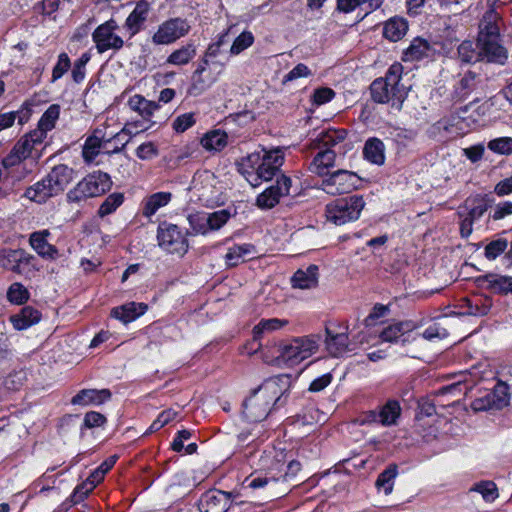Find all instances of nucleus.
<instances>
[{
    "mask_svg": "<svg viewBox=\"0 0 512 512\" xmlns=\"http://www.w3.org/2000/svg\"><path fill=\"white\" fill-rule=\"evenodd\" d=\"M284 163V153L280 148L253 152L242 159L239 172L252 187H258L263 181L271 180Z\"/></svg>",
    "mask_w": 512,
    "mask_h": 512,
    "instance_id": "1",
    "label": "nucleus"
},
{
    "mask_svg": "<svg viewBox=\"0 0 512 512\" xmlns=\"http://www.w3.org/2000/svg\"><path fill=\"white\" fill-rule=\"evenodd\" d=\"M503 21L494 10L486 11L479 23L477 45L486 53V61L504 65L508 60V51L501 44V28Z\"/></svg>",
    "mask_w": 512,
    "mask_h": 512,
    "instance_id": "2",
    "label": "nucleus"
},
{
    "mask_svg": "<svg viewBox=\"0 0 512 512\" xmlns=\"http://www.w3.org/2000/svg\"><path fill=\"white\" fill-rule=\"evenodd\" d=\"M403 66L399 62L393 63L383 78L375 79L370 85L372 99L377 103L390 104L392 108L400 110L407 97V88L401 84Z\"/></svg>",
    "mask_w": 512,
    "mask_h": 512,
    "instance_id": "3",
    "label": "nucleus"
},
{
    "mask_svg": "<svg viewBox=\"0 0 512 512\" xmlns=\"http://www.w3.org/2000/svg\"><path fill=\"white\" fill-rule=\"evenodd\" d=\"M281 399V389L275 380L266 381L259 386L243 403V416L247 421L259 422L270 412L271 404Z\"/></svg>",
    "mask_w": 512,
    "mask_h": 512,
    "instance_id": "4",
    "label": "nucleus"
},
{
    "mask_svg": "<svg viewBox=\"0 0 512 512\" xmlns=\"http://www.w3.org/2000/svg\"><path fill=\"white\" fill-rule=\"evenodd\" d=\"M141 127L140 131L147 130L150 126H139L137 122L126 124L122 130L115 135L111 136V134L106 133V127H98L96 128L92 135H90L83 146L82 156L85 162L91 163L93 160L99 155L102 146L104 148L107 145L111 146L113 141L119 139L122 135H133L139 132L138 128Z\"/></svg>",
    "mask_w": 512,
    "mask_h": 512,
    "instance_id": "5",
    "label": "nucleus"
},
{
    "mask_svg": "<svg viewBox=\"0 0 512 512\" xmlns=\"http://www.w3.org/2000/svg\"><path fill=\"white\" fill-rule=\"evenodd\" d=\"M112 187L110 176L102 171L93 172L83 178L67 193L69 202L79 203L92 197H98L109 191Z\"/></svg>",
    "mask_w": 512,
    "mask_h": 512,
    "instance_id": "6",
    "label": "nucleus"
},
{
    "mask_svg": "<svg viewBox=\"0 0 512 512\" xmlns=\"http://www.w3.org/2000/svg\"><path fill=\"white\" fill-rule=\"evenodd\" d=\"M364 207L365 201L360 195L338 198L326 205V217L335 225H344L357 220Z\"/></svg>",
    "mask_w": 512,
    "mask_h": 512,
    "instance_id": "7",
    "label": "nucleus"
},
{
    "mask_svg": "<svg viewBox=\"0 0 512 512\" xmlns=\"http://www.w3.org/2000/svg\"><path fill=\"white\" fill-rule=\"evenodd\" d=\"M318 348L314 337H297L280 343L278 358L289 365H295L310 357Z\"/></svg>",
    "mask_w": 512,
    "mask_h": 512,
    "instance_id": "8",
    "label": "nucleus"
},
{
    "mask_svg": "<svg viewBox=\"0 0 512 512\" xmlns=\"http://www.w3.org/2000/svg\"><path fill=\"white\" fill-rule=\"evenodd\" d=\"M191 25L182 17L169 18L163 21L152 35L155 45H170L189 34Z\"/></svg>",
    "mask_w": 512,
    "mask_h": 512,
    "instance_id": "9",
    "label": "nucleus"
},
{
    "mask_svg": "<svg viewBox=\"0 0 512 512\" xmlns=\"http://www.w3.org/2000/svg\"><path fill=\"white\" fill-rule=\"evenodd\" d=\"M157 239L159 246L168 253L184 255L188 251V241L175 224L160 223L157 230Z\"/></svg>",
    "mask_w": 512,
    "mask_h": 512,
    "instance_id": "10",
    "label": "nucleus"
},
{
    "mask_svg": "<svg viewBox=\"0 0 512 512\" xmlns=\"http://www.w3.org/2000/svg\"><path fill=\"white\" fill-rule=\"evenodd\" d=\"M118 24L115 20L110 19L99 25L92 34V39L99 53L108 50L118 51L124 46V40L116 34Z\"/></svg>",
    "mask_w": 512,
    "mask_h": 512,
    "instance_id": "11",
    "label": "nucleus"
},
{
    "mask_svg": "<svg viewBox=\"0 0 512 512\" xmlns=\"http://www.w3.org/2000/svg\"><path fill=\"white\" fill-rule=\"evenodd\" d=\"M418 327V324L411 320L392 323L381 330L379 338L383 342L401 343L405 345L417 338L419 334L415 331Z\"/></svg>",
    "mask_w": 512,
    "mask_h": 512,
    "instance_id": "12",
    "label": "nucleus"
},
{
    "mask_svg": "<svg viewBox=\"0 0 512 512\" xmlns=\"http://www.w3.org/2000/svg\"><path fill=\"white\" fill-rule=\"evenodd\" d=\"M401 415V407L398 401L388 400L380 410H369L365 412L359 422L361 425L381 424L383 426H391L397 423Z\"/></svg>",
    "mask_w": 512,
    "mask_h": 512,
    "instance_id": "13",
    "label": "nucleus"
},
{
    "mask_svg": "<svg viewBox=\"0 0 512 512\" xmlns=\"http://www.w3.org/2000/svg\"><path fill=\"white\" fill-rule=\"evenodd\" d=\"M358 177L355 173L347 170H338L322 180V189L330 194L349 193L357 187Z\"/></svg>",
    "mask_w": 512,
    "mask_h": 512,
    "instance_id": "14",
    "label": "nucleus"
},
{
    "mask_svg": "<svg viewBox=\"0 0 512 512\" xmlns=\"http://www.w3.org/2000/svg\"><path fill=\"white\" fill-rule=\"evenodd\" d=\"M292 181L290 177L281 174L277 177L276 183L265 189L256 198V205L260 209H272L284 196L290 192Z\"/></svg>",
    "mask_w": 512,
    "mask_h": 512,
    "instance_id": "15",
    "label": "nucleus"
},
{
    "mask_svg": "<svg viewBox=\"0 0 512 512\" xmlns=\"http://www.w3.org/2000/svg\"><path fill=\"white\" fill-rule=\"evenodd\" d=\"M212 65L215 67V70L217 69V71H212V69H206L204 65H198V67L192 74V82L188 89V93L190 95H201L218 80V76L221 74L223 70V64L213 62Z\"/></svg>",
    "mask_w": 512,
    "mask_h": 512,
    "instance_id": "16",
    "label": "nucleus"
},
{
    "mask_svg": "<svg viewBox=\"0 0 512 512\" xmlns=\"http://www.w3.org/2000/svg\"><path fill=\"white\" fill-rule=\"evenodd\" d=\"M32 260H34V256L23 249L0 250V267L17 274H21L22 266L29 265Z\"/></svg>",
    "mask_w": 512,
    "mask_h": 512,
    "instance_id": "17",
    "label": "nucleus"
},
{
    "mask_svg": "<svg viewBox=\"0 0 512 512\" xmlns=\"http://www.w3.org/2000/svg\"><path fill=\"white\" fill-rule=\"evenodd\" d=\"M348 326H343V331L335 330L331 326L325 328V344L330 355L334 357L342 356L344 353L352 351L349 348Z\"/></svg>",
    "mask_w": 512,
    "mask_h": 512,
    "instance_id": "18",
    "label": "nucleus"
},
{
    "mask_svg": "<svg viewBox=\"0 0 512 512\" xmlns=\"http://www.w3.org/2000/svg\"><path fill=\"white\" fill-rule=\"evenodd\" d=\"M289 477V472H285L280 477H267L266 475H258L246 478L245 483L247 484V487L252 489H261V488H267L268 490V497L270 498H277L281 495L286 493L287 488H281L278 489L279 486V480L282 478V482L286 481Z\"/></svg>",
    "mask_w": 512,
    "mask_h": 512,
    "instance_id": "19",
    "label": "nucleus"
},
{
    "mask_svg": "<svg viewBox=\"0 0 512 512\" xmlns=\"http://www.w3.org/2000/svg\"><path fill=\"white\" fill-rule=\"evenodd\" d=\"M231 494L220 491H208L199 501L200 512H226L230 504Z\"/></svg>",
    "mask_w": 512,
    "mask_h": 512,
    "instance_id": "20",
    "label": "nucleus"
},
{
    "mask_svg": "<svg viewBox=\"0 0 512 512\" xmlns=\"http://www.w3.org/2000/svg\"><path fill=\"white\" fill-rule=\"evenodd\" d=\"M150 12V4L146 0H140L136 3L133 11L126 18L124 27L130 36L136 35L144 26Z\"/></svg>",
    "mask_w": 512,
    "mask_h": 512,
    "instance_id": "21",
    "label": "nucleus"
},
{
    "mask_svg": "<svg viewBox=\"0 0 512 512\" xmlns=\"http://www.w3.org/2000/svg\"><path fill=\"white\" fill-rule=\"evenodd\" d=\"M109 389H83L80 390L75 396L72 397L71 403L73 405H100L111 398Z\"/></svg>",
    "mask_w": 512,
    "mask_h": 512,
    "instance_id": "22",
    "label": "nucleus"
},
{
    "mask_svg": "<svg viewBox=\"0 0 512 512\" xmlns=\"http://www.w3.org/2000/svg\"><path fill=\"white\" fill-rule=\"evenodd\" d=\"M49 235V230L33 232L30 235L29 243L36 253L42 258L55 259L58 254V250L55 246L48 243L47 237Z\"/></svg>",
    "mask_w": 512,
    "mask_h": 512,
    "instance_id": "23",
    "label": "nucleus"
},
{
    "mask_svg": "<svg viewBox=\"0 0 512 512\" xmlns=\"http://www.w3.org/2000/svg\"><path fill=\"white\" fill-rule=\"evenodd\" d=\"M46 176L59 195L74 179V170L65 164H59L53 167Z\"/></svg>",
    "mask_w": 512,
    "mask_h": 512,
    "instance_id": "24",
    "label": "nucleus"
},
{
    "mask_svg": "<svg viewBox=\"0 0 512 512\" xmlns=\"http://www.w3.org/2000/svg\"><path fill=\"white\" fill-rule=\"evenodd\" d=\"M57 195L58 193L53 188L47 176L27 188L24 194V196L29 200L40 204L45 203L49 198Z\"/></svg>",
    "mask_w": 512,
    "mask_h": 512,
    "instance_id": "25",
    "label": "nucleus"
},
{
    "mask_svg": "<svg viewBox=\"0 0 512 512\" xmlns=\"http://www.w3.org/2000/svg\"><path fill=\"white\" fill-rule=\"evenodd\" d=\"M480 81L477 73L472 71L465 73L454 86L453 98L457 101L466 100L478 87Z\"/></svg>",
    "mask_w": 512,
    "mask_h": 512,
    "instance_id": "26",
    "label": "nucleus"
},
{
    "mask_svg": "<svg viewBox=\"0 0 512 512\" xmlns=\"http://www.w3.org/2000/svg\"><path fill=\"white\" fill-rule=\"evenodd\" d=\"M293 288L313 289L318 285V266L309 265L305 270L298 269L291 278Z\"/></svg>",
    "mask_w": 512,
    "mask_h": 512,
    "instance_id": "27",
    "label": "nucleus"
},
{
    "mask_svg": "<svg viewBox=\"0 0 512 512\" xmlns=\"http://www.w3.org/2000/svg\"><path fill=\"white\" fill-rule=\"evenodd\" d=\"M147 309L148 306L145 303L129 302L122 306L113 308L111 315L126 324L143 315Z\"/></svg>",
    "mask_w": 512,
    "mask_h": 512,
    "instance_id": "28",
    "label": "nucleus"
},
{
    "mask_svg": "<svg viewBox=\"0 0 512 512\" xmlns=\"http://www.w3.org/2000/svg\"><path fill=\"white\" fill-rule=\"evenodd\" d=\"M288 324V320L271 318V319H262L254 328H253V344H256L257 347L253 349V351L248 352L249 354L255 353L260 347L261 343L259 342L263 333L272 332L279 330L285 327Z\"/></svg>",
    "mask_w": 512,
    "mask_h": 512,
    "instance_id": "29",
    "label": "nucleus"
},
{
    "mask_svg": "<svg viewBox=\"0 0 512 512\" xmlns=\"http://www.w3.org/2000/svg\"><path fill=\"white\" fill-rule=\"evenodd\" d=\"M128 105L132 110L138 112L145 121L152 124L156 123L152 120L153 113L160 108L156 102L149 101L143 96L136 94L129 99Z\"/></svg>",
    "mask_w": 512,
    "mask_h": 512,
    "instance_id": "30",
    "label": "nucleus"
},
{
    "mask_svg": "<svg viewBox=\"0 0 512 512\" xmlns=\"http://www.w3.org/2000/svg\"><path fill=\"white\" fill-rule=\"evenodd\" d=\"M171 199L172 194L170 192H157L146 197L143 200L142 215L144 217L150 218L160 208L168 205Z\"/></svg>",
    "mask_w": 512,
    "mask_h": 512,
    "instance_id": "31",
    "label": "nucleus"
},
{
    "mask_svg": "<svg viewBox=\"0 0 512 512\" xmlns=\"http://www.w3.org/2000/svg\"><path fill=\"white\" fill-rule=\"evenodd\" d=\"M335 158V152L327 148L314 157L309 165V170L319 176H325L328 174V169L334 166Z\"/></svg>",
    "mask_w": 512,
    "mask_h": 512,
    "instance_id": "32",
    "label": "nucleus"
},
{
    "mask_svg": "<svg viewBox=\"0 0 512 512\" xmlns=\"http://www.w3.org/2000/svg\"><path fill=\"white\" fill-rule=\"evenodd\" d=\"M458 57L463 63H476L478 61H486V53L482 47L476 44V47L471 41H463L458 49Z\"/></svg>",
    "mask_w": 512,
    "mask_h": 512,
    "instance_id": "33",
    "label": "nucleus"
},
{
    "mask_svg": "<svg viewBox=\"0 0 512 512\" xmlns=\"http://www.w3.org/2000/svg\"><path fill=\"white\" fill-rule=\"evenodd\" d=\"M483 281L486 283L487 289L493 293L503 295L512 293V276L490 273L483 277Z\"/></svg>",
    "mask_w": 512,
    "mask_h": 512,
    "instance_id": "34",
    "label": "nucleus"
},
{
    "mask_svg": "<svg viewBox=\"0 0 512 512\" xmlns=\"http://www.w3.org/2000/svg\"><path fill=\"white\" fill-rule=\"evenodd\" d=\"M197 49L193 42H188L186 45L174 50L166 60L167 64L175 66L187 65L196 56Z\"/></svg>",
    "mask_w": 512,
    "mask_h": 512,
    "instance_id": "35",
    "label": "nucleus"
},
{
    "mask_svg": "<svg viewBox=\"0 0 512 512\" xmlns=\"http://www.w3.org/2000/svg\"><path fill=\"white\" fill-rule=\"evenodd\" d=\"M385 147L378 138H370L366 141L363 154L373 164L382 165L385 161Z\"/></svg>",
    "mask_w": 512,
    "mask_h": 512,
    "instance_id": "36",
    "label": "nucleus"
},
{
    "mask_svg": "<svg viewBox=\"0 0 512 512\" xmlns=\"http://www.w3.org/2000/svg\"><path fill=\"white\" fill-rule=\"evenodd\" d=\"M431 46L429 42L422 38H415L410 46L404 52V60L416 61L429 55Z\"/></svg>",
    "mask_w": 512,
    "mask_h": 512,
    "instance_id": "37",
    "label": "nucleus"
},
{
    "mask_svg": "<svg viewBox=\"0 0 512 512\" xmlns=\"http://www.w3.org/2000/svg\"><path fill=\"white\" fill-rule=\"evenodd\" d=\"M407 22L402 18H392L386 22L383 35L390 41L400 40L407 32Z\"/></svg>",
    "mask_w": 512,
    "mask_h": 512,
    "instance_id": "38",
    "label": "nucleus"
},
{
    "mask_svg": "<svg viewBox=\"0 0 512 512\" xmlns=\"http://www.w3.org/2000/svg\"><path fill=\"white\" fill-rule=\"evenodd\" d=\"M30 117L29 104L25 102L22 109L15 112H7L0 114V131L11 127L15 120L18 119L19 124L25 123Z\"/></svg>",
    "mask_w": 512,
    "mask_h": 512,
    "instance_id": "39",
    "label": "nucleus"
},
{
    "mask_svg": "<svg viewBox=\"0 0 512 512\" xmlns=\"http://www.w3.org/2000/svg\"><path fill=\"white\" fill-rule=\"evenodd\" d=\"M228 135L224 131L214 130L204 135L201 145L209 151H220L227 145Z\"/></svg>",
    "mask_w": 512,
    "mask_h": 512,
    "instance_id": "40",
    "label": "nucleus"
},
{
    "mask_svg": "<svg viewBox=\"0 0 512 512\" xmlns=\"http://www.w3.org/2000/svg\"><path fill=\"white\" fill-rule=\"evenodd\" d=\"M254 246L251 244L234 245L228 249L225 255L227 266L234 267L244 261V256L251 254Z\"/></svg>",
    "mask_w": 512,
    "mask_h": 512,
    "instance_id": "41",
    "label": "nucleus"
},
{
    "mask_svg": "<svg viewBox=\"0 0 512 512\" xmlns=\"http://www.w3.org/2000/svg\"><path fill=\"white\" fill-rule=\"evenodd\" d=\"M467 308L466 314L472 316H485L492 307V300L488 297H477L475 299H465Z\"/></svg>",
    "mask_w": 512,
    "mask_h": 512,
    "instance_id": "42",
    "label": "nucleus"
},
{
    "mask_svg": "<svg viewBox=\"0 0 512 512\" xmlns=\"http://www.w3.org/2000/svg\"><path fill=\"white\" fill-rule=\"evenodd\" d=\"M397 465H389L383 472H381L376 480V487L378 490L383 491L385 495H389L393 490L394 479L397 476Z\"/></svg>",
    "mask_w": 512,
    "mask_h": 512,
    "instance_id": "43",
    "label": "nucleus"
},
{
    "mask_svg": "<svg viewBox=\"0 0 512 512\" xmlns=\"http://www.w3.org/2000/svg\"><path fill=\"white\" fill-rule=\"evenodd\" d=\"M346 136L347 132L345 130L328 129L321 131L317 135L316 141L323 147H331L342 142Z\"/></svg>",
    "mask_w": 512,
    "mask_h": 512,
    "instance_id": "44",
    "label": "nucleus"
},
{
    "mask_svg": "<svg viewBox=\"0 0 512 512\" xmlns=\"http://www.w3.org/2000/svg\"><path fill=\"white\" fill-rule=\"evenodd\" d=\"M124 202V195L120 192L110 194L100 205L98 215L105 217L112 214Z\"/></svg>",
    "mask_w": 512,
    "mask_h": 512,
    "instance_id": "45",
    "label": "nucleus"
},
{
    "mask_svg": "<svg viewBox=\"0 0 512 512\" xmlns=\"http://www.w3.org/2000/svg\"><path fill=\"white\" fill-rule=\"evenodd\" d=\"M470 491L480 493L486 502H493L499 496L498 488L492 481H481L476 483Z\"/></svg>",
    "mask_w": 512,
    "mask_h": 512,
    "instance_id": "46",
    "label": "nucleus"
},
{
    "mask_svg": "<svg viewBox=\"0 0 512 512\" xmlns=\"http://www.w3.org/2000/svg\"><path fill=\"white\" fill-rule=\"evenodd\" d=\"M465 208L468 210L465 217L470 218L471 221L475 222L484 215L488 206L482 199L473 198L466 200Z\"/></svg>",
    "mask_w": 512,
    "mask_h": 512,
    "instance_id": "47",
    "label": "nucleus"
},
{
    "mask_svg": "<svg viewBox=\"0 0 512 512\" xmlns=\"http://www.w3.org/2000/svg\"><path fill=\"white\" fill-rule=\"evenodd\" d=\"M7 299L13 304L21 305L29 299V292L24 285L15 282L7 291Z\"/></svg>",
    "mask_w": 512,
    "mask_h": 512,
    "instance_id": "48",
    "label": "nucleus"
},
{
    "mask_svg": "<svg viewBox=\"0 0 512 512\" xmlns=\"http://www.w3.org/2000/svg\"><path fill=\"white\" fill-rule=\"evenodd\" d=\"M489 150L500 155L512 154V137H499L488 142Z\"/></svg>",
    "mask_w": 512,
    "mask_h": 512,
    "instance_id": "49",
    "label": "nucleus"
},
{
    "mask_svg": "<svg viewBox=\"0 0 512 512\" xmlns=\"http://www.w3.org/2000/svg\"><path fill=\"white\" fill-rule=\"evenodd\" d=\"M60 107L59 105L53 104L44 112L40 118L38 125L39 128L50 131L54 128L56 120L59 118Z\"/></svg>",
    "mask_w": 512,
    "mask_h": 512,
    "instance_id": "50",
    "label": "nucleus"
},
{
    "mask_svg": "<svg viewBox=\"0 0 512 512\" xmlns=\"http://www.w3.org/2000/svg\"><path fill=\"white\" fill-rule=\"evenodd\" d=\"M188 222L195 234H206L208 230L207 213L197 212L188 216Z\"/></svg>",
    "mask_w": 512,
    "mask_h": 512,
    "instance_id": "51",
    "label": "nucleus"
},
{
    "mask_svg": "<svg viewBox=\"0 0 512 512\" xmlns=\"http://www.w3.org/2000/svg\"><path fill=\"white\" fill-rule=\"evenodd\" d=\"M254 42V37L251 32L244 31L242 32L233 42L230 52L233 55H238L248 47H250Z\"/></svg>",
    "mask_w": 512,
    "mask_h": 512,
    "instance_id": "52",
    "label": "nucleus"
},
{
    "mask_svg": "<svg viewBox=\"0 0 512 512\" xmlns=\"http://www.w3.org/2000/svg\"><path fill=\"white\" fill-rule=\"evenodd\" d=\"M230 218V213L225 210H218L207 214L208 230L220 229Z\"/></svg>",
    "mask_w": 512,
    "mask_h": 512,
    "instance_id": "53",
    "label": "nucleus"
},
{
    "mask_svg": "<svg viewBox=\"0 0 512 512\" xmlns=\"http://www.w3.org/2000/svg\"><path fill=\"white\" fill-rule=\"evenodd\" d=\"M507 246L508 242L506 239L493 240L485 247V257L488 260H494L506 250Z\"/></svg>",
    "mask_w": 512,
    "mask_h": 512,
    "instance_id": "54",
    "label": "nucleus"
},
{
    "mask_svg": "<svg viewBox=\"0 0 512 512\" xmlns=\"http://www.w3.org/2000/svg\"><path fill=\"white\" fill-rule=\"evenodd\" d=\"M471 407L474 411H486L496 408L495 395L492 393H486L485 395L473 400Z\"/></svg>",
    "mask_w": 512,
    "mask_h": 512,
    "instance_id": "55",
    "label": "nucleus"
},
{
    "mask_svg": "<svg viewBox=\"0 0 512 512\" xmlns=\"http://www.w3.org/2000/svg\"><path fill=\"white\" fill-rule=\"evenodd\" d=\"M71 67L70 58L66 53H61L58 56V61L52 71V81L60 79Z\"/></svg>",
    "mask_w": 512,
    "mask_h": 512,
    "instance_id": "56",
    "label": "nucleus"
},
{
    "mask_svg": "<svg viewBox=\"0 0 512 512\" xmlns=\"http://www.w3.org/2000/svg\"><path fill=\"white\" fill-rule=\"evenodd\" d=\"M94 488L95 487L86 479L85 482L75 488L70 497V502L72 504H77L83 501Z\"/></svg>",
    "mask_w": 512,
    "mask_h": 512,
    "instance_id": "57",
    "label": "nucleus"
},
{
    "mask_svg": "<svg viewBox=\"0 0 512 512\" xmlns=\"http://www.w3.org/2000/svg\"><path fill=\"white\" fill-rule=\"evenodd\" d=\"M491 393L495 395L496 409H500L508 404V386L505 383H498Z\"/></svg>",
    "mask_w": 512,
    "mask_h": 512,
    "instance_id": "58",
    "label": "nucleus"
},
{
    "mask_svg": "<svg viewBox=\"0 0 512 512\" xmlns=\"http://www.w3.org/2000/svg\"><path fill=\"white\" fill-rule=\"evenodd\" d=\"M136 155L141 160H150L158 155V149L153 142H146L136 149Z\"/></svg>",
    "mask_w": 512,
    "mask_h": 512,
    "instance_id": "59",
    "label": "nucleus"
},
{
    "mask_svg": "<svg viewBox=\"0 0 512 512\" xmlns=\"http://www.w3.org/2000/svg\"><path fill=\"white\" fill-rule=\"evenodd\" d=\"M195 123L194 114L192 113H185L180 116H178L173 123V128L177 132H184L190 127H192Z\"/></svg>",
    "mask_w": 512,
    "mask_h": 512,
    "instance_id": "60",
    "label": "nucleus"
},
{
    "mask_svg": "<svg viewBox=\"0 0 512 512\" xmlns=\"http://www.w3.org/2000/svg\"><path fill=\"white\" fill-rule=\"evenodd\" d=\"M311 75L310 69L303 63L297 64L289 73L283 78V83L296 80L302 77H308Z\"/></svg>",
    "mask_w": 512,
    "mask_h": 512,
    "instance_id": "61",
    "label": "nucleus"
},
{
    "mask_svg": "<svg viewBox=\"0 0 512 512\" xmlns=\"http://www.w3.org/2000/svg\"><path fill=\"white\" fill-rule=\"evenodd\" d=\"M335 96V92L333 89L328 87L318 88L315 90L313 94L314 103L317 105H322L330 100H332Z\"/></svg>",
    "mask_w": 512,
    "mask_h": 512,
    "instance_id": "62",
    "label": "nucleus"
},
{
    "mask_svg": "<svg viewBox=\"0 0 512 512\" xmlns=\"http://www.w3.org/2000/svg\"><path fill=\"white\" fill-rule=\"evenodd\" d=\"M485 147L483 144H476L468 148L463 149V154L472 163L480 161L484 155Z\"/></svg>",
    "mask_w": 512,
    "mask_h": 512,
    "instance_id": "63",
    "label": "nucleus"
},
{
    "mask_svg": "<svg viewBox=\"0 0 512 512\" xmlns=\"http://www.w3.org/2000/svg\"><path fill=\"white\" fill-rule=\"evenodd\" d=\"M509 215H512V202H503L494 207L492 218L498 221Z\"/></svg>",
    "mask_w": 512,
    "mask_h": 512,
    "instance_id": "64",
    "label": "nucleus"
}]
</instances>
